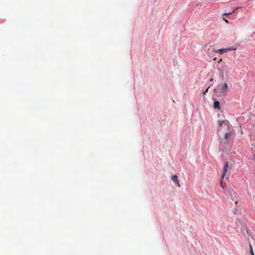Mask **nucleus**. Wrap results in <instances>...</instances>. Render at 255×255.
<instances>
[{"label": "nucleus", "instance_id": "nucleus-13", "mask_svg": "<svg viewBox=\"0 0 255 255\" xmlns=\"http://www.w3.org/2000/svg\"><path fill=\"white\" fill-rule=\"evenodd\" d=\"M216 60H217V57H216L213 58V60L215 61Z\"/></svg>", "mask_w": 255, "mask_h": 255}, {"label": "nucleus", "instance_id": "nucleus-14", "mask_svg": "<svg viewBox=\"0 0 255 255\" xmlns=\"http://www.w3.org/2000/svg\"><path fill=\"white\" fill-rule=\"evenodd\" d=\"M222 61V59H220V60L218 61L219 63H220V62H221Z\"/></svg>", "mask_w": 255, "mask_h": 255}, {"label": "nucleus", "instance_id": "nucleus-11", "mask_svg": "<svg viewBox=\"0 0 255 255\" xmlns=\"http://www.w3.org/2000/svg\"><path fill=\"white\" fill-rule=\"evenodd\" d=\"M223 19H224V20H225V21L226 22H227V23H229L228 20L227 19H226L225 18H223Z\"/></svg>", "mask_w": 255, "mask_h": 255}, {"label": "nucleus", "instance_id": "nucleus-5", "mask_svg": "<svg viewBox=\"0 0 255 255\" xmlns=\"http://www.w3.org/2000/svg\"><path fill=\"white\" fill-rule=\"evenodd\" d=\"M172 181L176 184V186L178 187H180L179 182L178 180L177 176L176 175H173L171 178Z\"/></svg>", "mask_w": 255, "mask_h": 255}, {"label": "nucleus", "instance_id": "nucleus-6", "mask_svg": "<svg viewBox=\"0 0 255 255\" xmlns=\"http://www.w3.org/2000/svg\"><path fill=\"white\" fill-rule=\"evenodd\" d=\"M213 106L215 109L218 110H220L221 109L220 103L218 101H214Z\"/></svg>", "mask_w": 255, "mask_h": 255}, {"label": "nucleus", "instance_id": "nucleus-1", "mask_svg": "<svg viewBox=\"0 0 255 255\" xmlns=\"http://www.w3.org/2000/svg\"><path fill=\"white\" fill-rule=\"evenodd\" d=\"M218 124L219 126L218 134L220 143L224 144L229 143L230 138L234 134V129L227 120L219 121Z\"/></svg>", "mask_w": 255, "mask_h": 255}, {"label": "nucleus", "instance_id": "nucleus-8", "mask_svg": "<svg viewBox=\"0 0 255 255\" xmlns=\"http://www.w3.org/2000/svg\"><path fill=\"white\" fill-rule=\"evenodd\" d=\"M250 252L252 255H253V254H255L254 253L253 247L251 244L250 245Z\"/></svg>", "mask_w": 255, "mask_h": 255}, {"label": "nucleus", "instance_id": "nucleus-2", "mask_svg": "<svg viewBox=\"0 0 255 255\" xmlns=\"http://www.w3.org/2000/svg\"><path fill=\"white\" fill-rule=\"evenodd\" d=\"M229 67L226 63L223 64L218 69L219 76L222 79H224L228 76Z\"/></svg>", "mask_w": 255, "mask_h": 255}, {"label": "nucleus", "instance_id": "nucleus-10", "mask_svg": "<svg viewBox=\"0 0 255 255\" xmlns=\"http://www.w3.org/2000/svg\"><path fill=\"white\" fill-rule=\"evenodd\" d=\"M208 89H209V87L203 92L204 95H205L206 93L208 92Z\"/></svg>", "mask_w": 255, "mask_h": 255}, {"label": "nucleus", "instance_id": "nucleus-7", "mask_svg": "<svg viewBox=\"0 0 255 255\" xmlns=\"http://www.w3.org/2000/svg\"><path fill=\"white\" fill-rule=\"evenodd\" d=\"M228 86L227 83H224L222 88V92L223 93H226L228 91Z\"/></svg>", "mask_w": 255, "mask_h": 255}, {"label": "nucleus", "instance_id": "nucleus-4", "mask_svg": "<svg viewBox=\"0 0 255 255\" xmlns=\"http://www.w3.org/2000/svg\"><path fill=\"white\" fill-rule=\"evenodd\" d=\"M228 168H229V164H228V162H226L225 163L224 166L223 167V173H222V180H221V182L222 181V180L224 178V177H225V176L226 175V173L227 172Z\"/></svg>", "mask_w": 255, "mask_h": 255}, {"label": "nucleus", "instance_id": "nucleus-3", "mask_svg": "<svg viewBox=\"0 0 255 255\" xmlns=\"http://www.w3.org/2000/svg\"><path fill=\"white\" fill-rule=\"evenodd\" d=\"M237 49V47H227V48H222V49H217V51H218V52L220 54H223V53H224L225 52H227L229 51H230V50H236Z\"/></svg>", "mask_w": 255, "mask_h": 255}, {"label": "nucleus", "instance_id": "nucleus-9", "mask_svg": "<svg viewBox=\"0 0 255 255\" xmlns=\"http://www.w3.org/2000/svg\"><path fill=\"white\" fill-rule=\"evenodd\" d=\"M237 9H238V7H237V8H235V9H234L232 12H231L225 13L224 14V15H230V14H231L232 13L234 12L235 11V10H236Z\"/></svg>", "mask_w": 255, "mask_h": 255}, {"label": "nucleus", "instance_id": "nucleus-12", "mask_svg": "<svg viewBox=\"0 0 255 255\" xmlns=\"http://www.w3.org/2000/svg\"><path fill=\"white\" fill-rule=\"evenodd\" d=\"M212 51H213V52H218L217 50H216V49H213Z\"/></svg>", "mask_w": 255, "mask_h": 255}]
</instances>
